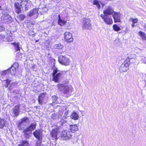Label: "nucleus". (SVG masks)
<instances>
[{"label": "nucleus", "instance_id": "42", "mask_svg": "<svg viewBox=\"0 0 146 146\" xmlns=\"http://www.w3.org/2000/svg\"><path fill=\"white\" fill-rule=\"evenodd\" d=\"M143 62L145 64H146V58H144L143 59Z\"/></svg>", "mask_w": 146, "mask_h": 146}, {"label": "nucleus", "instance_id": "9", "mask_svg": "<svg viewBox=\"0 0 146 146\" xmlns=\"http://www.w3.org/2000/svg\"><path fill=\"white\" fill-rule=\"evenodd\" d=\"M90 19H86L84 21L83 28L84 29H92L91 24L90 23Z\"/></svg>", "mask_w": 146, "mask_h": 146}, {"label": "nucleus", "instance_id": "35", "mask_svg": "<svg viewBox=\"0 0 146 146\" xmlns=\"http://www.w3.org/2000/svg\"><path fill=\"white\" fill-rule=\"evenodd\" d=\"M18 64L17 63L15 62L11 66L13 67V68H14L16 69H17L18 68Z\"/></svg>", "mask_w": 146, "mask_h": 146}, {"label": "nucleus", "instance_id": "28", "mask_svg": "<svg viewBox=\"0 0 146 146\" xmlns=\"http://www.w3.org/2000/svg\"><path fill=\"white\" fill-rule=\"evenodd\" d=\"M8 69H9V72H10L11 74L14 75L15 74L16 72V69L11 66V68Z\"/></svg>", "mask_w": 146, "mask_h": 146}, {"label": "nucleus", "instance_id": "43", "mask_svg": "<svg viewBox=\"0 0 146 146\" xmlns=\"http://www.w3.org/2000/svg\"><path fill=\"white\" fill-rule=\"evenodd\" d=\"M131 26L132 27H134L136 26V25L134 24V23H132V24L131 25Z\"/></svg>", "mask_w": 146, "mask_h": 146}, {"label": "nucleus", "instance_id": "46", "mask_svg": "<svg viewBox=\"0 0 146 146\" xmlns=\"http://www.w3.org/2000/svg\"><path fill=\"white\" fill-rule=\"evenodd\" d=\"M64 118H66V117H64V116L63 117V118L64 119Z\"/></svg>", "mask_w": 146, "mask_h": 146}, {"label": "nucleus", "instance_id": "17", "mask_svg": "<svg viewBox=\"0 0 146 146\" xmlns=\"http://www.w3.org/2000/svg\"><path fill=\"white\" fill-rule=\"evenodd\" d=\"M30 129L27 127V128L23 130V132L26 135L25 137L27 138H29L31 132Z\"/></svg>", "mask_w": 146, "mask_h": 146}, {"label": "nucleus", "instance_id": "10", "mask_svg": "<svg viewBox=\"0 0 146 146\" xmlns=\"http://www.w3.org/2000/svg\"><path fill=\"white\" fill-rule=\"evenodd\" d=\"M64 39L66 41L71 42L73 40L72 35L69 32H66L64 33Z\"/></svg>", "mask_w": 146, "mask_h": 146}, {"label": "nucleus", "instance_id": "47", "mask_svg": "<svg viewBox=\"0 0 146 146\" xmlns=\"http://www.w3.org/2000/svg\"><path fill=\"white\" fill-rule=\"evenodd\" d=\"M19 129L20 130H22V129Z\"/></svg>", "mask_w": 146, "mask_h": 146}, {"label": "nucleus", "instance_id": "20", "mask_svg": "<svg viewBox=\"0 0 146 146\" xmlns=\"http://www.w3.org/2000/svg\"><path fill=\"white\" fill-rule=\"evenodd\" d=\"M70 129L72 133L73 131H76L78 130V126L76 125H70Z\"/></svg>", "mask_w": 146, "mask_h": 146}, {"label": "nucleus", "instance_id": "5", "mask_svg": "<svg viewBox=\"0 0 146 146\" xmlns=\"http://www.w3.org/2000/svg\"><path fill=\"white\" fill-rule=\"evenodd\" d=\"M100 17L107 24L110 25L113 23V21L111 15H104L101 14Z\"/></svg>", "mask_w": 146, "mask_h": 146}, {"label": "nucleus", "instance_id": "36", "mask_svg": "<svg viewBox=\"0 0 146 146\" xmlns=\"http://www.w3.org/2000/svg\"><path fill=\"white\" fill-rule=\"evenodd\" d=\"M52 98H53V101L54 102H57L58 101H57V99H58V97L56 96H52Z\"/></svg>", "mask_w": 146, "mask_h": 146}, {"label": "nucleus", "instance_id": "4", "mask_svg": "<svg viewBox=\"0 0 146 146\" xmlns=\"http://www.w3.org/2000/svg\"><path fill=\"white\" fill-rule=\"evenodd\" d=\"M1 21L3 23H8L12 22V19L9 14H4L1 17Z\"/></svg>", "mask_w": 146, "mask_h": 146}, {"label": "nucleus", "instance_id": "11", "mask_svg": "<svg viewBox=\"0 0 146 146\" xmlns=\"http://www.w3.org/2000/svg\"><path fill=\"white\" fill-rule=\"evenodd\" d=\"M20 105H17L13 108V113L12 116L14 117H17L19 114Z\"/></svg>", "mask_w": 146, "mask_h": 146}, {"label": "nucleus", "instance_id": "40", "mask_svg": "<svg viewBox=\"0 0 146 146\" xmlns=\"http://www.w3.org/2000/svg\"><path fill=\"white\" fill-rule=\"evenodd\" d=\"M5 37L4 35H1L0 34V40L4 39Z\"/></svg>", "mask_w": 146, "mask_h": 146}, {"label": "nucleus", "instance_id": "30", "mask_svg": "<svg viewBox=\"0 0 146 146\" xmlns=\"http://www.w3.org/2000/svg\"><path fill=\"white\" fill-rule=\"evenodd\" d=\"M93 4L96 5L98 9H100V6L98 0H94V1Z\"/></svg>", "mask_w": 146, "mask_h": 146}, {"label": "nucleus", "instance_id": "3", "mask_svg": "<svg viewBox=\"0 0 146 146\" xmlns=\"http://www.w3.org/2000/svg\"><path fill=\"white\" fill-rule=\"evenodd\" d=\"M58 88L60 90L62 91L65 94L68 93L70 91L72 92L71 86L69 87L64 84L58 85Z\"/></svg>", "mask_w": 146, "mask_h": 146}, {"label": "nucleus", "instance_id": "7", "mask_svg": "<svg viewBox=\"0 0 146 146\" xmlns=\"http://www.w3.org/2000/svg\"><path fill=\"white\" fill-rule=\"evenodd\" d=\"M72 133L68 130H64L62 132L61 136L64 139H68L71 138Z\"/></svg>", "mask_w": 146, "mask_h": 146}, {"label": "nucleus", "instance_id": "32", "mask_svg": "<svg viewBox=\"0 0 146 146\" xmlns=\"http://www.w3.org/2000/svg\"><path fill=\"white\" fill-rule=\"evenodd\" d=\"M130 21H131L132 23H134L138 22V19H133L132 17L129 19Z\"/></svg>", "mask_w": 146, "mask_h": 146}, {"label": "nucleus", "instance_id": "14", "mask_svg": "<svg viewBox=\"0 0 146 146\" xmlns=\"http://www.w3.org/2000/svg\"><path fill=\"white\" fill-rule=\"evenodd\" d=\"M60 131V130L58 128H56L53 129L51 133L52 137L54 138H56L58 134Z\"/></svg>", "mask_w": 146, "mask_h": 146}, {"label": "nucleus", "instance_id": "22", "mask_svg": "<svg viewBox=\"0 0 146 146\" xmlns=\"http://www.w3.org/2000/svg\"><path fill=\"white\" fill-rule=\"evenodd\" d=\"M70 117L74 120H77L79 118V116L76 112H73L70 115Z\"/></svg>", "mask_w": 146, "mask_h": 146}, {"label": "nucleus", "instance_id": "21", "mask_svg": "<svg viewBox=\"0 0 146 146\" xmlns=\"http://www.w3.org/2000/svg\"><path fill=\"white\" fill-rule=\"evenodd\" d=\"M28 119L27 117H25L21 119V121L19 122L18 124V126L19 128L21 127V125L22 123H27L28 122Z\"/></svg>", "mask_w": 146, "mask_h": 146}, {"label": "nucleus", "instance_id": "41", "mask_svg": "<svg viewBox=\"0 0 146 146\" xmlns=\"http://www.w3.org/2000/svg\"><path fill=\"white\" fill-rule=\"evenodd\" d=\"M4 29V27H3L2 26H0V32L3 30Z\"/></svg>", "mask_w": 146, "mask_h": 146}, {"label": "nucleus", "instance_id": "33", "mask_svg": "<svg viewBox=\"0 0 146 146\" xmlns=\"http://www.w3.org/2000/svg\"><path fill=\"white\" fill-rule=\"evenodd\" d=\"M51 117L53 119H55L58 117V115L57 114L54 113L52 114Z\"/></svg>", "mask_w": 146, "mask_h": 146}, {"label": "nucleus", "instance_id": "6", "mask_svg": "<svg viewBox=\"0 0 146 146\" xmlns=\"http://www.w3.org/2000/svg\"><path fill=\"white\" fill-rule=\"evenodd\" d=\"M129 63L127 60L125 61L120 67V71L122 72L127 71L129 69L128 66Z\"/></svg>", "mask_w": 146, "mask_h": 146}, {"label": "nucleus", "instance_id": "48", "mask_svg": "<svg viewBox=\"0 0 146 146\" xmlns=\"http://www.w3.org/2000/svg\"><path fill=\"white\" fill-rule=\"evenodd\" d=\"M62 123H64V121L62 122Z\"/></svg>", "mask_w": 146, "mask_h": 146}, {"label": "nucleus", "instance_id": "26", "mask_svg": "<svg viewBox=\"0 0 146 146\" xmlns=\"http://www.w3.org/2000/svg\"><path fill=\"white\" fill-rule=\"evenodd\" d=\"M5 126L4 120L0 118V128H2Z\"/></svg>", "mask_w": 146, "mask_h": 146}, {"label": "nucleus", "instance_id": "31", "mask_svg": "<svg viewBox=\"0 0 146 146\" xmlns=\"http://www.w3.org/2000/svg\"><path fill=\"white\" fill-rule=\"evenodd\" d=\"M113 29L115 31H118L120 30V28L116 25H114L113 26Z\"/></svg>", "mask_w": 146, "mask_h": 146}, {"label": "nucleus", "instance_id": "2", "mask_svg": "<svg viewBox=\"0 0 146 146\" xmlns=\"http://www.w3.org/2000/svg\"><path fill=\"white\" fill-rule=\"evenodd\" d=\"M58 61L60 63L65 66L69 65L70 62V60L68 58L62 55L58 57Z\"/></svg>", "mask_w": 146, "mask_h": 146}, {"label": "nucleus", "instance_id": "27", "mask_svg": "<svg viewBox=\"0 0 146 146\" xmlns=\"http://www.w3.org/2000/svg\"><path fill=\"white\" fill-rule=\"evenodd\" d=\"M28 144L27 141L22 140L21 144L19 145V146H28Z\"/></svg>", "mask_w": 146, "mask_h": 146}, {"label": "nucleus", "instance_id": "12", "mask_svg": "<svg viewBox=\"0 0 146 146\" xmlns=\"http://www.w3.org/2000/svg\"><path fill=\"white\" fill-rule=\"evenodd\" d=\"M34 136L38 140L40 139V137H42V131L41 130H36L33 133Z\"/></svg>", "mask_w": 146, "mask_h": 146}, {"label": "nucleus", "instance_id": "29", "mask_svg": "<svg viewBox=\"0 0 146 146\" xmlns=\"http://www.w3.org/2000/svg\"><path fill=\"white\" fill-rule=\"evenodd\" d=\"M63 46L62 45L60 44L59 43L58 44H55L54 46V48L60 49L63 48Z\"/></svg>", "mask_w": 146, "mask_h": 146}, {"label": "nucleus", "instance_id": "13", "mask_svg": "<svg viewBox=\"0 0 146 146\" xmlns=\"http://www.w3.org/2000/svg\"><path fill=\"white\" fill-rule=\"evenodd\" d=\"M120 16L121 15L119 13H114L112 16L114 19L115 23L120 22Z\"/></svg>", "mask_w": 146, "mask_h": 146}, {"label": "nucleus", "instance_id": "24", "mask_svg": "<svg viewBox=\"0 0 146 146\" xmlns=\"http://www.w3.org/2000/svg\"><path fill=\"white\" fill-rule=\"evenodd\" d=\"M14 45L15 49L16 51H20V48L19 45V43L14 42L13 43H11Z\"/></svg>", "mask_w": 146, "mask_h": 146}, {"label": "nucleus", "instance_id": "18", "mask_svg": "<svg viewBox=\"0 0 146 146\" xmlns=\"http://www.w3.org/2000/svg\"><path fill=\"white\" fill-rule=\"evenodd\" d=\"M58 24L61 26H64L66 23V21L63 20L62 19H61L60 18V15H59L58 16Z\"/></svg>", "mask_w": 146, "mask_h": 146}, {"label": "nucleus", "instance_id": "23", "mask_svg": "<svg viewBox=\"0 0 146 146\" xmlns=\"http://www.w3.org/2000/svg\"><path fill=\"white\" fill-rule=\"evenodd\" d=\"M139 36L141 38V39L143 40H146V34L143 32L139 31L138 33Z\"/></svg>", "mask_w": 146, "mask_h": 146}, {"label": "nucleus", "instance_id": "39", "mask_svg": "<svg viewBox=\"0 0 146 146\" xmlns=\"http://www.w3.org/2000/svg\"><path fill=\"white\" fill-rule=\"evenodd\" d=\"M25 17V15H20V18L22 20H23Z\"/></svg>", "mask_w": 146, "mask_h": 146}, {"label": "nucleus", "instance_id": "38", "mask_svg": "<svg viewBox=\"0 0 146 146\" xmlns=\"http://www.w3.org/2000/svg\"><path fill=\"white\" fill-rule=\"evenodd\" d=\"M41 144V140H38V141L36 143L35 146H40Z\"/></svg>", "mask_w": 146, "mask_h": 146}, {"label": "nucleus", "instance_id": "45", "mask_svg": "<svg viewBox=\"0 0 146 146\" xmlns=\"http://www.w3.org/2000/svg\"><path fill=\"white\" fill-rule=\"evenodd\" d=\"M38 40H36L35 42H38Z\"/></svg>", "mask_w": 146, "mask_h": 146}, {"label": "nucleus", "instance_id": "1", "mask_svg": "<svg viewBox=\"0 0 146 146\" xmlns=\"http://www.w3.org/2000/svg\"><path fill=\"white\" fill-rule=\"evenodd\" d=\"M53 70L52 76L53 77V80L55 82H57L59 80L62 76V73L60 72V71L57 69V68L54 66L52 68Z\"/></svg>", "mask_w": 146, "mask_h": 146}, {"label": "nucleus", "instance_id": "34", "mask_svg": "<svg viewBox=\"0 0 146 146\" xmlns=\"http://www.w3.org/2000/svg\"><path fill=\"white\" fill-rule=\"evenodd\" d=\"M5 81H6V84L5 85V86L6 87H7L9 85L10 83L11 82V80L7 79L6 80H5Z\"/></svg>", "mask_w": 146, "mask_h": 146}, {"label": "nucleus", "instance_id": "15", "mask_svg": "<svg viewBox=\"0 0 146 146\" xmlns=\"http://www.w3.org/2000/svg\"><path fill=\"white\" fill-rule=\"evenodd\" d=\"M38 10L37 9H34L30 11L29 13V15L31 16H33L37 17L38 16Z\"/></svg>", "mask_w": 146, "mask_h": 146}, {"label": "nucleus", "instance_id": "37", "mask_svg": "<svg viewBox=\"0 0 146 146\" xmlns=\"http://www.w3.org/2000/svg\"><path fill=\"white\" fill-rule=\"evenodd\" d=\"M9 72V69H8L7 70H5L2 71L1 73V74L2 75L5 76L7 73Z\"/></svg>", "mask_w": 146, "mask_h": 146}, {"label": "nucleus", "instance_id": "8", "mask_svg": "<svg viewBox=\"0 0 146 146\" xmlns=\"http://www.w3.org/2000/svg\"><path fill=\"white\" fill-rule=\"evenodd\" d=\"M114 11L113 8L110 6H108L103 11L104 15H112Z\"/></svg>", "mask_w": 146, "mask_h": 146}, {"label": "nucleus", "instance_id": "16", "mask_svg": "<svg viewBox=\"0 0 146 146\" xmlns=\"http://www.w3.org/2000/svg\"><path fill=\"white\" fill-rule=\"evenodd\" d=\"M13 35L11 32L7 31L6 36V40L8 41H11L13 40L14 36H12Z\"/></svg>", "mask_w": 146, "mask_h": 146}, {"label": "nucleus", "instance_id": "25", "mask_svg": "<svg viewBox=\"0 0 146 146\" xmlns=\"http://www.w3.org/2000/svg\"><path fill=\"white\" fill-rule=\"evenodd\" d=\"M36 126V124L31 123L30 125L28 127L30 129L31 131H33L35 129Z\"/></svg>", "mask_w": 146, "mask_h": 146}, {"label": "nucleus", "instance_id": "44", "mask_svg": "<svg viewBox=\"0 0 146 146\" xmlns=\"http://www.w3.org/2000/svg\"><path fill=\"white\" fill-rule=\"evenodd\" d=\"M18 54V55H21V53H19V52H18V53L17 54V55H16L17 56H18V55H17Z\"/></svg>", "mask_w": 146, "mask_h": 146}, {"label": "nucleus", "instance_id": "19", "mask_svg": "<svg viewBox=\"0 0 146 146\" xmlns=\"http://www.w3.org/2000/svg\"><path fill=\"white\" fill-rule=\"evenodd\" d=\"M46 93H41L40 94L38 98V101L40 104H42L44 98L45 97Z\"/></svg>", "mask_w": 146, "mask_h": 146}]
</instances>
